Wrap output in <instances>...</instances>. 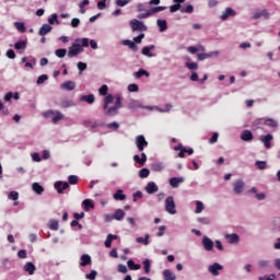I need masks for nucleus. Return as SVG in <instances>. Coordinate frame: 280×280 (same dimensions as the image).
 I'll list each match as a JSON object with an SVG mask.
<instances>
[{
    "instance_id": "nucleus-1",
    "label": "nucleus",
    "mask_w": 280,
    "mask_h": 280,
    "mask_svg": "<svg viewBox=\"0 0 280 280\" xmlns=\"http://www.w3.org/2000/svg\"><path fill=\"white\" fill-rule=\"evenodd\" d=\"M115 97L113 95H107L104 100V110H105V115H117L118 109L121 108V96L117 95L116 96V101H115V105L113 107H108V104H113Z\"/></svg>"
},
{
    "instance_id": "nucleus-2",
    "label": "nucleus",
    "mask_w": 280,
    "mask_h": 280,
    "mask_svg": "<svg viewBox=\"0 0 280 280\" xmlns=\"http://www.w3.org/2000/svg\"><path fill=\"white\" fill-rule=\"evenodd\" d=\"M84 47H89V38H78L74 40L72 46L69 47L68 58H75V56H80L82 51H84Z\"/></svg>"
},
{
    "instance_id": "nucleus-3",
    "label": "nucleus",
    "mask_w": 280,
    "mask_h": 280,
    "mask_svg": "<svg viewBox=\"0 0 280 280\" xmlns=\"http://www.w3.org/2000/svg\"><path fill=\"white\" fill-rule=\"evenodd\" d=\"M83 126L85 128H90L92 132H97V128H104V126H106V122H102L100 120H96V121L85 120L83 121Z\"/></svg>"
},
{
    "instance_id": "nucleus-4",
    "label": "nucleus",
    "mask_w": 280,
    "mask_h": 280,
    "mask_svg": "<svg viewBox=\"0 0 280 280\" xmlns=\"http://www.w3.org/2000/svg\"><path fill=\"white\" fill-rule=\"evenodd\" d=\"M174 150L178 153V158L179 159H185V154H188V156H191V154H194V149L189 148H185L183 147V144H177L176 147H174Z\"/></svg>"
},
{
    "instance_id": "nucleus-5",
    "label": "nucleus",
    "mask_w": 280,
    "mask_h": 280,
    "mask_svg": "<svg viewBox=\"0 0 280 280\" xmlns=\"http://www.w3.org/2000/svg\"><path fill=\"white\" fill-rule=\"evenodd\" d=\"M130 25H131V30L133 32H147L148 31V26H145V24H143V22H141L139 20H131Z\"/></svg>"
},
{
    "instance_id": "nucleus-6",
    "label": "nucleus",
    "mask_w": 280,
    "mask_h": 280,
    "mask_svg": "<svg viewBox=\"0 0 280 280\" xmlns=\"http://www.w3.org/2000/svg\"><path fill=\"white\" fill-rule=\"evenodd\" d=\"M165 209H166L167 213H171V215H175L176 203L174 202V197H167L165 199Z\"/></svg>"
},
{
    "instance_id": "nucleus-7",
    "label": "nucleus",
    "mask_w": 280,
    "mask_h": 280,
    "mask_svg": "<svg viewBox=\"0 0 280 280\" xmlns=\"http://www.w3.org/2000/svg\"><path fill=\"white\" fill-rule=\"evenodd\" d=\"M163 10H166L165 7H155L151 10H147L145 13H141L138 15V19H148L149 16H152V14H156V12H163Z\"/></svg>"
},
{
    "instance_id": "nucleus-8",
    "label": "nucleus",
    "mask_w": 280,
    "mask_h": 280,
    "mask_svg": "<svg viewBox=\"0 0 280 280\" xmlns=\"http://www.w3.org/2000/svg\"><path fill=\"white\" fill-rule=\"evenodd\" d=\"M136 145L139 150V152H143L145 148H148V140H145L144 136H137L136 137Z\"/></svg>"
},
{
    "instance_id": "nucleus-9",
    "label": "nucleus",
    "mask_w": 280,
    "mask_h": 280,
    "mask_svg": "<svg viewBox=\"0 0 280 280\" xmlns=\"http://www.w3.org/2000/svg\"><path fill=\"white\" fill-rule=\"evenodd\" d=\"M272 139H275L272 133H268V135L259 137V141H261V143H264V145L267 150H270L272 148V144L270 143V141H272Z\"/></svg>"
},
{
    "instance_id": "nucleus-10",
    "label": "nucleus",
    "mask_w": 280,
    "mask_h": 280,
    "mask_svg": "<svg viewBox=\"0 0 280 280\" xmlns=\"http://www.w3.org/2000/svg\"><path fill=\"white\" fill-rule=\"evenodd\" d=\"M245 187H246V184L242 179H238L233 183V189H234V192L236 194H242Z\"/></svg>"
},
{
    "instance_id": "nucleus-11",
    "label": "nucleus",
    "mask_w": 280,
    "mask_h": 280,
    "mask_svg": "<svg viewBox=\"0 0 280 280\" xmlns=\"http://www.w3.org/2000/svg\"><path fill=\"white\" fill-rule=\"evenodd\" d=\"M55 189H57L58 194H65L66 189H69V183L67 182H56Z\"/></svg>"
},
{
    "instance_id": "nucleus-12",
    "label": "nucleus",
    "mask_w": 280,
    "mask_h": 280,
    "mask_svg": "<svg viewBox=\"0 0 280 280\" xmlns=\"http://www.w3.org/2000/svg\"><path fill=\"white\" fill-rule=\"evenodd\" d=\"M222 265L214 262L213 265L209 266L208 270L213 277H218L220 275L219 270H222Z\"/></svg>"
},
{
    "instance_id": "nucleus-13",
    "label": "nucleus",
    "mask_w": 280,
    "mask_h": 280,
    "mask_svg": "<svg viewBox=\"0 0 280 280\" xmlns=\"http://www.w3.org/2000/svg\"><path fill=\"white\" fill-rule=\"evenodd\" d=\"M202 246L205 248V250H213V241H211V238L203 236L202 237Z\"/></svg>"
},
{
    "instance_id": "nucleus-14",
    "label": "nucleus",
    "mask_w": 280,
    "mask_h": 280,
    "mask_svg": "<svg viewBox=\"0 0 280 280\" xmlns=\"http://www.w3.org/2000/svg\"><path fill=\"white\" fill-rule=\"evenodd\" d=\"M47 115H52V124H58L60 120L65 118L62 113L60 112H48Z\"/></svg>"
},
{
    "instance_id": "nucleus-15",
    "label": "nucleus",
    "mask_w": 280,
    "mask_h": 280,
    "mask_svg": "<svg viewBox=\"0 0 280 280\" xmlns=\"http://www.w3.org/2000/svg\"><path fill=\"white\" fill-rule=\"evenodd\" d=\"M219 51H211V52H202L197 55V60H207V58H213V56H218Z\"/></svg>"
},
{
    "instance_id": "nucleus-16",
    "label": "nucleus",
    "mask_w": 280,
    "mask_h": 280,
    "mask_svg": "<svg viewBox=\"0 0 280 280\" xmlns=\"http://www.w3.org/2000/svg\"><path fill=\"white\" fill-rule=\"evenodd\" d=\"M144 189L147 194H156V191H159V186H156V183L150 182Z\"/></svg>"
},
{
    "instance_id": "nucleus-17",
    "label": "nucleus",
    "mask_w": 280,
    "mask_h": 280,
    "mask_svg": "<svg viewBox=\"0 0 280 280\" xmlns=\"http://www.w3.org/2000/svg\"><path fill=\"white\" fill-rule=\"evenodd\" d=\"M24 272H28V275H34L36 272V266L34 262H26L23 267Z\"/></svg>"
},
{
    "instance_id": "nucleus-18",
    "label": "nucleus",
    "mask_w": 280,
    "mask_h": 280,
    "mask_svg": "<svg viewBox=\"0 0 280 280\" xmlns=\"http://www.w3.org/2000/svg\"><path fill=\"white\" fill-rule=\"evenodd\" d=\"M133 161L138 163V165H145V161H148V155H145V153H141V156L133 155Z\"/></svg>"
},
{
    "instance_id": "nucleus-19",
    "label": "nucleus",
    "mask_w": 280,
    "mask_h": 280,
    "mask_svg": "<svg viewBox=\"0 0 280 280\" xmlns=\"http://www.w3.org/2000/svg\"><path fill=\"white\" fill-rule=\"evenodd\" d=\"M241 139H242V141H253V139H254L253 132L250 130H244L241 133Z\"/></svg>"
},
{
    "instance_id": "nucleus-20",
    "label": "nucleus",
    "mask_w": 280,
    "mask_h": 280,
    "mask_svg": "<svg viewBox=\"0 0 280 280\" xmlns=\"http://www.w3.org/2000/svg\"><path fill=\"white\" fill-rule=\"evenodd\" d=\"M51 30H52L51 25H49V24H44V25L40 27L38 34H39V36H47V34H49V32H51Z\"/></svg>"
},
{
    "instance_id": "nucleus-21",
    "label": "nucleus",
    "mask_w": 280,
    "mask_h": 280,
    "mask_svg": "<svg viewBox=\"0 0 280 280\" xmlns=\"http://www.w3.org/2000/svg\"><path fill=\"white\" fill-rule=\"evenodd\" d=\"M180 183H185V178L183 177H173L170 179V185L171 187H178V185H180Z\"/></svg>"
},
{
    "instance_id": "nucleus-22",
    "label": "nucleus",
    "mask_w": 280,
    "mask_h": 280,
    "mask_svg": "<svg viewBox=\"0 0 280 280\" xmlns=\"http://www.w3.org/2000/svg\"><path fill=\"white\" fill-rule=\"evenodd\" d=\"M14 48L18 50V51H25V49H27V42L25 40H19L14 44Z\"/></svg>"
},
{
    "instance_id": "nucleus-23",
    "label": "nucleus",
    "mask_w": 280,
    "mask_h": 280,
    "mask_svg": "<svg viewBox=\"0 0 280 280\" xmlns=\"http://www.w3.org/2000/svg\"><path fill=\"white\" fill-rule=\"evenodd\" d=\"M122 45L129 47V49H131L132 51H138V49H139L137 44H135V42H132L130 39L122 40Z\"/></svg>"
},
{
    "instance_id": "nucleus-24",
    "label": "nucleus",
    "mask_w": 280,
    "mask_h": 280,
    "mask_svg": "<svg viewBox=\"0 0 280 280\" xmlns=\"http://www.w3.org/2000/svg\"><path fill=\"white\" fill-rule=\"evenodd\" d=\"M90 264H91V256L89 254L82 255L80 266L84 268L86 266H90Z\"/></svg>"
},
{
    "instance_id": "nucleus-25",
    "label": "nucleus",
    "mask_w": 280,
    "mask_h": 280,
    "mask_svg": "<svg viewBox=\"0 0 280 280\" xmlns=\"http://www.w3.org/2000/svg\"><path fill=\"white\" fill-rule=\"evenodd\" d=\"M143 75L145 78H150V72H148V70L140 69L139 71L133 73V77L136 78V80H139V78H143Z\"/></svg>"
},
{
    "instance_id": "nucleus-26",
    "label": "nucleus",
    "mask_w": 280,
    "mask_h": 280,
    "mask_svg": "<svg viewBox=\"0 0 280 280\" xmlns=\"http://www.w3.org/2000/svg\"><path fill=\"white\" fill-rule=\"evenodd\" d=\"M61 89L65 91H73L75 89V82L73 81H68L61 84Z\"/></svg>"
},
{
    "instance_id": "nucleus-27",
    "label": "nucleus",
    "mask_w": 280,
    "mask_h": 280,
    "mask_svg": "<svg viewBox=\"0 0 280 280\" xmlns=\"http://www.w3.org/2000/svg\"><path fill=\"white\" fill-rule=\"evenodd\" d=\"M32 189L38 196H40L43 194V191H45V188L40 184H38V183H33Z\"/></svg>"
},
{
    "instance_id": "nucleus-28",
    "label": "nucleus",
    "mask_w": 280,
    "mask_h": 280,
    "mask_svg": "<svg viewBox=\"0 0 280 280\" xmlns=\"http://www.w3.org/2000/svg\"><path fill=\"white\" fill-rule=\"evenodd\" d=\"M80 102H86L88 104H93L95 102V95L89 94L80 96Z\"/></svg>"
},
{
    "instance_id": "nucleus-29",
    "label": "nucleus",
    "mask_w": 280,
    "mask_h": 280,
    "mask_svg": "<svg viewBox=\"0 0 280 280\" xmlns=\"http://www.w3.org/2000/svg\"><path fill=\"white\" fill-rule=\"evenodd\" d=\"M154 49V45L145 46L142 48V56H148V58H152L154 55L150 51Z\"/></svg>"
},
{
    "instance_id": "nucleus-30",
    "label": "nucleus",
    "mask_w": 280,
    "mask_h": 280,
    "mask_svg": "<svg viewBox=\"0 0 280 280\" xmlns=\"http://www.w3.org/2000/svg\"><path fill=\"white\" fill-rule=\"evenodd\" d=\"M229 16H235V11L231 8H228L225 12L221 15L222 21H226Z\"/></svg>"
},
{
    "instance_id": "nucleus-31",
    "label": "nucleus",
    "mask_w": 280,
    "mask_h": 280,
    "mask_svg": "<svg viewBox=\"0 0 280 280\" xmlns=\"http://www.w3.org/2000/svg\"><path fill=\"white\" fill-rule=\"evenodd\" d=\"M153 172H163L165 170V164L162 162H155L152 164Z\"/></svg>"
},
{
    "instance_id": "nucleus-32",
    "label": "nucleus",
    "mask_w": 280,
    "mask_h": 280,
    "mask_svg": "<svg viewBox=\"0 0 280 280\" xmlns=\"http://www.w3.org/2000/svg\"><path fill=\"white\" fill-rule=\"evenodd\" d=\"M136 242L138 244H143L144 246H148L150 244V234H145L144 238L143 237H137Z\"/></svg>"
},
{
    "instance_id": "nucleus-33",
    "label": "nucleus",
    "mask_w": 280,
    "mask_h": 280,
    "mask_svg": "<svg viewBox=\"0 0 280 280\" xmlns=\"http://www.w3.org/2000/svg\"><path fill=\"white\" fill-rule=\"evenodd\" d=\"M125 217H126V212H124V210L121 209H117L114 213V220L121 221L124 220Z\"/></svg>"
},
{
    "instance_id": "nucleus-34",
    "label": "nucleus",
    "mask_w": 280,
    "mask_h": 280,
    "mask_svg": "<svg viewBox=\"0 0 280 280\" xmlns=\"http://www.w3.org/2000/svg\"><path fill=\"white\" fill-rule=\"evenodd\" d=\"M164 280H176V276L170 269L163 271Z\"/></svg>"
},
{
    "instance_id": "nucleus-35",
    "label": "nucleus",
    "mask_w": 280,
    "mask_h": 280,
    "mask_svg": "<svg viewBox=\"0 0 280 280\" xmlns=\"http://www.w3.org/2000/svg\"><path fill=\"white\" fill-rule=\"evenodd\" d=\"M127 266L129 270H141V265L135 264V260H128Z\"/></svg>"
},
{
    "instance_id": "nucleus-36",
    "label": "nucleus",
    "mask_w": 280,
    "mask_h": 280,
    "mask_svg": "<svg viewBox=\"0 0 280 280\" xmlns=\"http://www.w3.org/2000/svg\"><path fill=\"white\" fill-rule=\"evenodd\" d=\"M114 240H117V235L109 234L105 241V247L110 248V246H113Z\"/></svg>"
},
{
    "instance_id": "nucleus-37",
    "label": "nucleus",
    "mask_w": 280,
    "mask_h": 280,
    "mask_svg": "<svg viewBox=\"0 0 280 280\" xmlns=\"http://www.w3.org/2000/svg\"><path fill=\"white\" fill-rule=\"evenodd\" d=\"M190 60H191V59H189V57H187V62H186L187 69H189L190 71H196V70H198V63L191 62Z\"/></svg>"
},
{
    "instance_id": "nucleus-38",
    "label": "nucleus",
    "mask_w": 280,
    "mask_h": 280,
    "mask_svg": "<svg viewBox=\"0 0 280 280\" xmlns=\"http://www.w3.org/2000/svg\"><path fill=\"white\" fill-rule=\"evenodd\" d=\"M14 27L18 30V32H21L22 34H25L27 30L23 22H14Z\"/></svg>"
},
{
    "instance_id": "nucleus-39",
    "label": "nucleus",
    "mask_w": 280,
    "mask_h": 280,
    "mask_svg": "<svg viewBox=\"0 0 280 280\" xmlns=\"http://www.w3.org/2000/svg\"><path fill=\"white\" fill-rule=\"evenodd\" d=\"M264 124H265V126H269L270 128H277V126H279L277 120H275L272 118L265 119Z\"/></svg>"
},
{
    "instance_id": "nucleus-40",
    "label": "nucleus",
    "mask_w": 280,
    "mask_h": 280,
    "mask_svg": "<svg viewBox=\"0 0 280 280\" xmlns=\"http://www.w3.org/2000/svg\"><path fill=\"white\" fill-rule=\"evenodd\" d=\"M83 206L85 211H89L90 209H95V205H93V201H91L90 199L83 200Z\"/></svg>"
},
{
    "instance_id": "nucleus-41",
    "label": "nucleus",
    "mask_w": 280,
    "mask_h": 280,
    "mask_svg": "<svg viewBox=\"0 0 280 280\" xmlns=\"http://www.w3.org/2000/svg\"><path fill=\"white\" fill-rule=\"evenodd\" d=\"M158 26L160 28V32H165V30H167V21L158 20Z\"/></svg>"
},
{
    "instance_id": "nucleus-42",
    "label": "nucleus",
    "mask_w": 280,
    "mask_h": 280,
    "mask_svg": "<svg viewBox=\"0 0 280 280\" xmlns=\"http://www.w3.org/2000/svg\"><path fill=\"white\" fill-rule=\"evenodd\" d=\"M114 199L115 200H126V195H124V190H117L114 194Z\"/></svg>"
},
{
    "instance_id": "nucleus-43",
    "label": "nucleus",
    "mask_w": 280,
    "mask_h": 280,
    "mask_svg": "<svg viewBox=\"0 0 280 280\" xmlns=\"http://www.w3.org/2000/svg\"><path fill=\"white\" fill-rule=\"evenodd\" d=\"M48 228L51 231H58V229H59L58 221L57 220H50L49 223H48Z\"/></svg>"
},
{
    "instance_id": "nucleus-44",
    "label": "nucleus",
    "mask_w": 280,
    "mask_h": 280,
    "mask_svg": "<svg viewBox=\"0 0 280 280\" xmlns=\"http://www.w3.org/2000/svg\"><path fill=\"white\" fill-rule=\"evenodd\" d=\"M55 55L58 57V58H65L67 56V49L65 48H59L55 51Z\"/></svg>"
},
{
    "instance_id": "nucleus-45",
    "label": "nucleus",
    "mask_w": 280,
    "mask_h": 280,
    "mask_svg": "<svg viewBox=\"0 0 280 280\" xmlns=\"http://www.w3.org/2000/svg\"><path fill=\"white\" fill-rule=\"evenodd\" d=\"M85 5H89V0H83L82 2H80L79 8H80L81 14H85L86 12Z\"/></svg>"
},
{
    "instance_id": "nucleus-46",
    "label": "nucleus",
    "mask_w": 280,
    "mask_h": 280,
    "mask_svg": "<svg viewBox=\"0 0 280 280\" xmlns=\"http://www.w3.org/2000/svg\"><path fill=\"white\" fill-rule=\"evenodd\" d=\"M203 210H205V205L202 203V201H197L195 213H202Z\"/></svg>"
},
{
    "instance_id": "nucleus-47",
    "label": "nucleus",
    "mask_w": 280,
    "mask_h": 280,
    "mask_svg": "<svg viewBox=\"0 0 280 280\" xmlns=\"http://www.w3.org/2000/svg\"><path fill=\"white\" fill-rule=\"evenodd\" d=\"M139 176H140V178H148V176H150V170H148V168L140 170Z\"/></svg>"
},
{
    "instance_id": "nucleus-48",
    "label": "nucleus",
    "mask_w": 280,
    "mask_h": 280,
    "mask_svg": "<svg viewBox=\"0 0 280 280\" xmlns=\"http://www.w3.org/2000/svg\"><path fill=\"white\" fill-rule=\"evenodd\" d=\"M226 238L229 240L230 244H235L237 242V240H240L237 234H230L226 236Z\"/></svg>"
},
{
    "instance_id": "nucleus-49",
    "label": "nucleus",
    "mask_w": 280,
    "mask_h": 280,
    "mask_svg": "<svg viewBox=\"0 0 280 280\" xmlns=\"http://www.w3.org/2000/svg\"><path fill=\"white\" fill-rule=\"evenodd\" d=\"M259 268H261L262 270H266V268H270V261L268 260H260L258 262Z\"/></svg>"
},
{
    "instance_id": "nucleus-50",
    "label": "nucleus",
    "mask_w": 280,
    "mask_h": 280,
    "mask_svg": "<svg viewBox=\"0 0 280 280\" xmlns=\"http://www.w3.org/2000/svg\"><path fill=\"white\" fill-rule=\"evenodd\" d=\"M71 106H75V103H73V101H63L61 103V108H69Z\"/></svg>"
},
{
    "instance_id": "nucleus-51",
    "label": "nucleus",
    "mask_w": 280,
    "mask_h": 280,
    "mask_svg": "<svg viewBox=\"0 0 280 280\" xmlns=\"http://www.w3.org/2000/svg\"><path fill=\"white\" fill-rule=\"evenodd\" d=\"M143 268H144L145 275H150V259H145L143 261Z\"/></svg>"
},
{
    "instance_id": "nucleus-52",
    "label": "nucleus",
    "mask_w": 280,
    "mask_h": 280,
    "mask_svg": "<svg viewBox=\"0 0 280 280\" xmlns=\"http://www.w3.org/2000/svg\"><path fill=\"white\" fill-rule=\"evenodd\" d=\"M180 12L186 13V14H191V12H194V7L191 4H189L186 8L180 9Z\"/></svg>"
},
{
    "instance_id": "nucleus-53",
    "label": "nucleus",
    "mask_w": 280,
    "mask_h": 280,
    "mask_svg": "<svg viewBox=\"0 0 280 280\" xmlns=\"http://www.w3.org/2000/svg\"><path fill=\"white\" fill-rule=\"evenodd\" d=\"M47 80H49V77H47V74H42L37 79V84H44L45 82H47Z\"/></svg>"
},
{
    "instance_id": "nucleus-54",
    "label": "nucleus",
    "mask_w": 280,
    "mask_h": 280,
    "mask_svg": "<svg viewBox=\"0 0 280 280\" xmlns=\"http://www.w3.org/2000/svg\"><path fill=\"white\" fill-rule=\"evenodd\" d=\"M128 91L130 93H137V91H139V85L135 84V83H131L128 85Z\"/></svg>"
},
{
    "instance_id": "nucleus-55",
    "label": "nucleus",
    "mask_w": 280,
    "mask_h": 280,
    "mask_svg": "<svg viewBox=\"0 0 280 280\" xmlns=\"http://www.w3.org/2000/svg\"><path fill=\"white\" fill-rule=\"evenodd\" d=\"M256 167H258V170H266V167H268V164L264 161H257Z\"/></svg>"
},
{
    "instance_id": "nucleus-56",
    "label": "nucleus",
    "mask_w": 280,
    "mask_h": 280,
    "mask_svg": "<svg viewBox=\"0 0 280 280\" xmlns=\"http://www.w3.org/2000/svg\"><path fill=\"white\" fill-rule=\"evenodd\" d=\"M132 0H116V5H119V8H124L125 5H128Z\"/></svg>"
},
{
    "instance_id": "nucleus-57",
    "label": "nucleus",
    "mask_w": 280,
    "mask_h": 280,
    "mask_svg": "<svg viewBox=\"0 0 280 280\" xmlns=\"http://www.w3.org/2000/svg\"><path fill=\"white\" fill-rule=\"evenodd\" d=\"M95 277H97V271L92 270L90 273L85 275V279L95 280Z\"/></svg>"
},
{
    "instance_id": "nucleus-58",
    "label": "nucleus",
    "mask_w": 280,
    "mask_h": 280,
    "mask_svg": "<svg viewBox=\"0 0 280 280\" xmlns=\"http://www.w3.org/2000/svg\"><path fill=\"white\" fill-rule=\"evenodd\" d=\"M68 180H69L70 185H78V176H75V175H70L68 177Z\"/></svg>"
},
{
    "instance_id": "nucleus-59",
    "label": "nucleus",
    "mask_w": 280,
    "mask_h": 280,
    "mask_svg": "<svg viewBox=\"0 0 280 280\" xmlns=\"http://www.w3.org/2000/svg\"><path fill=\"white\" fill-rule=\"evenodd\" d=\"M9 200H19V192L18 191H11L8 196Z\"/></svg>"
},
{
    "instance_id": "nucleus-60",
    "label": "nucleus",
    "mask_w": 280,
    "mask_h": 280,
    "mask_svg": "<svg viewBox=\"0 0 280 280\" xmlns=\"http://www.w3.org/2000/svg\"><path fill=\"white\" fill-rule=\"evenodd\" d=\"M100 95H107L108 94V85H103L98 90Z\"/></svg>"
},
{
    "instance_id": "nucleus-61",
    "label": "nucleus",
    "mask_w": 280,
    "mask_h": 280,
    "mask_svg": "<svg viewBox=\"0 0 280 280\" xmlns=\"http://www.w3.org/2000/svg\"><path fill=\"white\" fill-rule=\"evenodd\" d=\"M118 272H121L122 275H126V272H128V267H126V265H118L117 268Z\"/></svg>"
},
{
    "instance_id": "nucleus-62",
    "label": "nucleus",
    "mask_w": 280,
    "mask_h": 280,
    "mask_svg": "<svg viewBox=\"0 0 280 280\" xmlns=\"http://www.w3.org/2000/svg\"><path fill=\"white\" fill-rule=\"evenodd\" d=\"M49 25H54V23H58V14H52L48 20Z\"/></svg>"
},
{
    "instance_id": "nucleus-63",
    "label": "nucleus",
    "mask_w": 280,
    "mask_h": 280,
    "mask_svg": "<svg viewBox=\"0 0 280 280\" xmlns=\"http://www.w3.org/2000/svg\"><path fill=\"white\" fill-rule=\"evenodd\" d=\"M105 126H107V128L112 129V130H119V125L117 122H110V124H105Z\"/></svg>"
},
{
    "instance_id": "nucleus-64",
    "label": "nucleus",
    "mask_w": 280,
    "mask_h": 280,
    "mask_svg": "<svg viewBox=\"0 0 280 280\" xmlns=\"http://www.w3.org/2000/svg\"><path fill=\"white\" fill-rule=\"evenodd\" d=\"M78 69H79V71H80V74H82V71H86V63L80 61V62L78 63Z\"/></svg>"
}]
</instances>
